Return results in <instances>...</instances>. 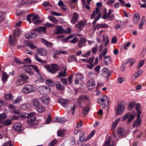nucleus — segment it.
<instances>
[{"label":"nucleus","instance_id":"13d9d810","mask_svg":"<svg viewBox=\"0 0 146 146\" xmlns=\"http://www.w3.org/2000/svg\"><path fill=\"white\" fill-rule=\"evenodd\" d=\"M7 117V115L4 113L0 114V121H4V120Z\"/></svg>","mask_w":146,"mask_h":146},{"label":"nucleus","instance_id":"473e14b6","mask_svg":"<svg viewBox=\"0 0 146 146\" xmlns=\"http://www.w3.org/2000/svg\"><path fill=\"white\" fill-rule=\"evenodd\" d=\"M140 106V103H138L135 104L136 110L138 113L137 116H138V117L140 116V115L142 113V112L139 109Z\"/></svg>","mask_w":146,"mask_h":146},{"label":"nucleus","instance_id":"ea45409f","mask_svg":"<svg viewBox=\"0 0 146 146\" xmlns=\"http://www.w3.org/2000/svg\"><path fill=\"white\" fill-rule=\"evenodd\" d=\"M46 29L45 27H40L38 29H35L34 31H41L44 33H46Z\"/></svg>","mask_w":146,"mask_h":146},{"label":"nucleus","instance_id":"052dcab7","mask_svg":"<svg viewBox=\"0 0 146 146\" xmlns=\"http://www.w3.org/2000/svg\"><path fill=\"white\" fill-rule=\"evenodd\" d=\"M4 125H11L12 123V121L10 119H7L4 121Z\"/></svg>","mask_w":146,"mask_h":146},{"label":"nucleus","instance_id":"f257e3e1","mask_svg":"<svg viewBox=\"0 0 146 146\" xmlns=\"http://www.w3.org/2000/svg\"><path fill=\"white\" fill-rule=\"evenodd\" d=\"M98 103L102 106V108H105L107 107L109 104V99L106 96L103 95L100 96L97 100Z\"/></svg>","mask_w":146,"mask_h":146},{"label":"nucleus","instance_id":"e433bc0d","mask_svg":"<svg viewBox=\"0 0 146 146\" xmlns=\"http://www.w3.org/2000/svg\"><path fill=\"white\" fill-rule=\"evenodd\" d=\"M111 138L110 137H109L107 141L105 142L103 146H113V145L116 144V142L114 143V141H113L112 145H110V144L111 141Z\"/></svg>","mask_w":146,"mask_h":146},{"label":"nucleus","instance_id":"5701e85b","mask_svg":"<svg viewBox=\"0 0 146 146\" xmlns=\"http://www.w3.org/2000/svg\"><path fill=\"white\" fill-rule=\"evenodd\" d=\"M36 51L38 54L42 56H45L47 53L46 50L44 49H38Z\"/></svg>","mask_w":146,"mask_h":146},{"label":"nucleus","instance_id":"bf43d9fd","mask_svg":"<svg viewBox=\"0 0 146 146\" xmlns=\"http://www.w3.org/2000/svg\"><path fill=\"white\" fill-rule=\"evenodd\" d=\"M31 65L25 64L23 66V67L25 68L24 70L26 72L29 71L31 69Z\"/></svg>","mask_w":146,"mask_h":146},{"label":"nucleus","instance_id":"4468645a","mask_svg":"<svg viewBox=\"0 0 146 146\" xmlns=\"http://www.w3.org/2000/svg\"><path fill=\"white\" fill-rule=\"evenodd\" d=\"M85 133L83 132H81L79 135L80 139L77 142V144L79 146H81L83 144L84 141H86L87 140H85Z\"/></svg>","mask_w":146,"mask_h":146},{"label":"nucleus","instance_id":"72a5a7b5","mask_svg":"<svg viewBox=\"0 0 146 146\" xmlns=\"http://www.w3.org/2000/svg\"><path fill=\"white\" fill-rule=\"evenodd\" d=\"M54 121L55 122L59 123H63L66 121V120L64 117H57L56 118L54 119Z\"/></svg>","mask_w":146,"mask_h":146},{"label":"nucleus","instance_id":"09e8293b","mask_svg":"<svg viewBox=\"0 0 146 146\" xmlns=\"http://www.w3.org/2000/svg\"><path fill=\"white\" fill-rule=\"evenodd\" d=\"M135 103L136 102L135 101H133L129 104L128 108L129 110H131L133 108Z\"/></svg>","mask_w":146,"mask_h":146},{"label":"nucleus","instance_id":"393cba45","mask_svg":"<svg viewBox=\"0 0 146 146\" xmlns=\"http://www.w3.org/2000/svg\"><path fill=\"white\" fill-rule=\"evenodd\" d=\"M39 17L37 15H35L32 17V20L33 23L35 24L38 25L41 21L39 20Z\"/></svg>","mask_w":146,"mask_h":146},{"label":"nucleus","instance_id":"a211bd4d","mask_svg":"<svg viewBox=\"0 0 146 146\" xmlns=\"http://www.w3.org/2000/svg\"><path fill=\"white\" fill-rule=\"evenodd\" d=\"M111 74L110 71L107 68H104L102 70V75L105 77H109Z\"/></svg>","mask_w":146,"mask_h":146},{"label":"nucleus","instance_id":"49530a36","mask_svg":"<svg viewBox=\"0 0 146 146\" xmlns=\"http://www.w3.org/2000/svg\"><path fill=\"white\" fill-rule=\"evenodd\" d=\"M5 99L7 100H12L13 98V96L11 94H5L4 96Z\"/></svg>","mask_w":146,"mask_h":146},{"label":"nucleus","instance_id":"9d476101","mask_svg":"<svg viewBox=\"0 0 146 146\" xmlns=\"http://www.w3.org/2000/svg\"><path fill=\"white\" fill-rule=\"evenodd\" d=\"M87 21H80L75 25V27L77 29L78 31L82 30V28L85 26L87 24Z\"/></svg>","mask_w":146,"mask_h":146},{"label":"nucleus","instance_id":"603ef678","mask_svg":"<svg viewBox=\"0 0 146 146\" xmlns=\"http://www.w3.org/2000/svg\"><path fill=\"white\" fill-rule=\"evenodd\" d=\"M30 104L29 103L24 104H23L21 107V109L25 110L30 107Z\"/></svg>","mask_w":146,"mask_h":146},{"label":"nucleus","instance_id":"4d7b16f0","mask_svg":"<svg viewBox=\"0 0 146 146\" xmlns=\"http://www.w3.org/2000/svg\"><path fill=\"white\" fill-rule=\"evenodd\" d=\"M98 49V46L96 44L92 48V50L93 53L94 54H95Z\"/></svg>","mask_w":146,"mask_h":146},{"label":"nucleus","instance_id":"58836bf2","mask_svg":"<svg viewBox=\"0 0 146 146\" xmlns=\"http://www.w3.org/2000/svg\"><path fill=\"white\" fill-rule=\"evenodd\" d=\"M108 49L107 48H105L103 50L102 52L100 54L99 56V59L102 60L103 57L107 53Z\"/></svg>","mask_w":146,"mask_h":146},{"label":"nucleus","instance_id":"f3484780","mask_svg":"<svg viewBox=\"0 0 146 146\" xmlns=\"http://www.w3.org/2000/svg\"><path fill=\"white\" fill-rule=\"evenodd\" d=\"M58 102L62 106L66 107L68 104L69 103V101L67 100L59 98L58 99Z\"/></svg>","mask_w":146,"mask_h":146},{"label":"nucleus","instance_id":"2eb2a0df","mask_svg":"<svg viewBox=\"0 0 146 146\" xmlns=\"http://www.w3.org/2000/svg\"><path fill=\"white\" fill-rule=\"evenodd\" d=\"M86 40L85 38L84 37L81 38L79 41L78 45L79 48H81L85 46Z\"/></svg>","mask_w":146,"mask_h":146},{"label":"nucleus","instance_id":"4c0bfd02","mask_svg":"<svg viewBox=\"0 0 146 146\" xmlns=\"http://www.w3.org/2000/svg\"><path fill=\"white\" fill-rule=\"evenodd\" d=\"M143 73V71L142 70H139L134 74L133 76L136 79L137 77L142 75Z\"/></svg>","mask_w":146,"mask_h":146},{"label":"nucleus","instance_id":"20e7f679","mask_svg":"<svg viewBox=\"0 0 146 146\" xmlns=\"http://www.w3.org/2000/svg\"><path fill=\"white\" fill-rule=\"evenodd\" d=\"M36 116L35 112H32L28 114L27 123L31 125H34L37 124L38 123L36 120Z\"/></svg>","mask_w":146,"mask_h":146},{"label":"nucleus","instance_id":"0eeeda50","mask_svg":"<svg viewBox=\"0 0 146 146\" xmlns=\"http://www.w3.org/2000/svg\"><path fill=\"white\" fill-rule=\"evenodd\" d=\"M45 68L48 70V72L53 74H55L58 70V66L56 64H52L50 66H46Z\"/></svg>","mask_w":146,"mask_h":146},{"label":"nucleus","instance_id":"774afa93","mask_svg":"<svg viewBox=\"0 0 146 146\" xmlns=\"http://www.w3.org/2000/svg\"><path fill=\"white\" fill-rule=\"evenodd\" d=\"M70 141L71 145H74L75 144V140L74 137L72 136L70 138Z\"/></svg>","mask_w":146,"mask_h":146},{"label":"nucleus","instance_id":"7ed1b4c3","mask_svg":"<svg viewBox=\"0 0 146 146\" xmlns=\"http://www.w3.org/2000/svg\"><path fill=\"white\" fill-rule=\"evenodd\" d=\"M136 114V112L134 111L128 112L123 116L122 119V121H124L128 118L127 123H129L134 119Z\"/></svg>","mask_w":146,"mask_h":146},{"label":"nucleus","instance_id":"f704fd0d","mask_svg":"<svg viewBox=\"0 0 146 146\" xmlns=\"http://www.w3.org/2000/svg\"><path fill=\"white\" fill-rule=\"evenodd\" d=\"M100 10V9L98 7L96 8L95 11L94 10L93 11L91 17V19L94 18L95 17L96 14H98H98L101 13H99Z\"/></svg>","mask_w":146,"mask_h":146},{"label":"nucleus","instance_id":"423d86ee","mask_svg":"<svg viewBox=\"0 0 146 146\" xmlns=\"http://www.w3.org/2000/svg\"><path fill=\"white\" fill-rule=\"evenodd\" d=\"M34 91V89L33 87L30 84L26 85L21 90L22 93L26 94L33 92Z\"/></svg>","mask_w":146,"mask_h":146},{"label":"nucleus","instance_id":"2f4dec72","mask_svg":"<svg viewBox=\"0 0 146 146\" xmlns=\"http://www.w3.org/2000/svg\"><path fill=\"white\" fill-rule=\"evenodd\" d=\"M104 62L105 64L108 65L111 62V58L109 56H105L104 59Z\"/></svg>","mask_w":146,"mask_h":146},{"label":"nucleus","instance_id":"bb28decb","mask_svg":"<svg viewBox=\"0 0 146 146\" xmlns=\"http://www.w3.org/2000/svg\"><path fill=\"white\" fill-rule=\"evenodd\" d=\"M31 105L35 107V108H36V107L40 104L39 101L36 98L32 99L31 100Z\"/></svg>","mask_w":146,"mask_h":146},{"label":"nucleus","instance_id":"a18cd8bd","mask_svg":"<svg viewBox=\"0 0 146 146\" xmlns=\"http://www.w3.org/2000/svg\"><path fill=\"white\" fill-rule=\"evenodd\" d=\"M22 97L21 96H20L13 101V103L15 104H18L22 101Z\"/></svg>","mask_w":146,"mask_h":146},{"label":"nucleus","instance_id":"c9c22d12","mask_svg":"<svg viewBox=\"0 0 146 146\" xmlns=\"http://www.w3.org/2000/svg\"><path fill=\"white\" fill-rule=\"evenodd\" d=\"M120 118H118L116 119L115 121L111 124V129L112 130L115 129L117 125L120 120Z\"/></svg>","mask_w":146,"mask_h":146},{"label":"nucleus","instance_id":"de8ad7c7","mask_svg":"<svg viewBox=\"0 0 146 146\" xmlns=\"http://www.w3.org/2000/svg\"><path fill=\"white\" fill-rule=\"evenodd\" d=\"M34 56L36 60L42 64L45 63L46 62V61L43 60L41 59L38 57V56L36 54H35L34 55Z\"/></svg>","mask_w":146,"mask_h":146},{"label":"nucleus","instance_id":"a19ab883","mask_svg":"<svg viewBox=\"0 0 146 146\" xmlns=\"http://www.w3.org/2000/svg\"><path fill=\"white\" fill-rule=\"evenodd\" d=\"M6 14L5 12L0 11V23L2 22L4 19Z\"/></svg>","mask_w":146,"mask_h":146},{"label":"nucleus","instance_id":"ddd939ff","mask_svg":"<svg viewBox=\"0 0 146 146\" xmlns=\"http://www.w3.org/2000/svg\"><path fill=\"white\" fill-rule=\"evenodd\" d=\"M40 99L44 104L48 105L50 102V100L49 97L47 96H44L40 97Z\"/></svg>","mask_w":146,"mask_h":146},{"label":"nucleus","instance_id":"5fc2aeb1","mask_svg":"<svg viewBox=\"0 0 146 146\" xmlns=\"http://www.w3.org/2000/svg\"><path fill=\"white\" fill-rule=\"evenodd\" d=\"M76 79L79 80H81L83 77L82 75L80 73H76L74 74Z\"/></svg>","mask_w":146,"mask_h":146},{"label":"nucleus","instance_id":"4be33fe9","mask_svg":"<svg viewBox=\"0 0 146 146\" xmlns=\"http://www.w3.org/2000/svg\"><path fill=\"white\" fill-rule=\"evenodd\" d=\"M21 127V124L20 122H15L13 124V128L18 132L20 131Z\"/></svg>","mask_w":146,"mask_h":146},{"label":"nucleus","instance_id":"0e129e2a","mask_svg":"<svg viewBox=\"0 0 146 146\" xmlns=\"http://www.w3.org/2000/svg\"><path fill=\"white\" fill-rule=\"evenodd\" d=\"M135 59L133 58H129L127 60V63H129L130 64V66H132L133 64L135 63Z\"/></svg>","mask_w":146,"mask_h":146},{"label":"nucleus","instance_id":"a878e982","mask_svg":"<svg viewBox=\"0 0 146 146\" xmlns=\"http://www.w3.org/2000/svg\"><path fill=\"white\" fill-rule=\"evenodd\" d=\"M25 36L26 39H30L35 38L36 36V35L34 33H31L25 34Z\"/></svg>","mask_w":146,"mask_h":146},{"label":"nucleus","instance_id":"8fccbe9b","mask_svg":"<svg viewBox=\"0 0 146 146\" xmlns=\"http://www.w3.org/2000/svg\"><path fill=\"white\" fill-rule=\"evenodd\" d=\"M46 83L49 86H54V82L51 80L48 79L46 80Z\"/></svg>","mask_w":146,"mask_h":146},{"label":"nucleus","instance_id":"7c9ffc66","mask_svg":"<svg viewBox=\"0 0 146 146\" xmlns=\"http://www.w3.org/2000/svg\"><path fill=\"white\" fill-rule=\"evenodd\" d=\"M90 107L89 106H87L83 108L82 109V112L84 115L86 116L90 110Z\"/></svg>","mask_w":146,"mask_h":146},{"label":"nucleus","instance_id":"6ab92c4d","mask_svg":"<svg viewBox=\"0 0 146 146\" xmlns=\"http://www.w3.org/2000/svg\"><path fill=\"white\" fill-rule=\"evenodd\" d=\"M64 33V29L63 28L62 26L58 25L56 26L54 34L58 35L60 34Z\"/></svg>","mask_w":146,"mask_h":146},{"label":"nucleus","instance_id":"864d4df0","mask_svg":"<svg viewBox=\"0 0 146 146\" xmlns=\"http://www.w3.org/2000/svg\"><path fill=\"white\" fill-rule=\"evenodd\" d=\"M144 63L145 62L143 60H141L139 61L138 64V65L137 67V69H140L141 66L144 64Z\"/></svg>","mask_w":146,"mask_h":146},{"label":"nucleus","instance_id":"cd10ccee","mask_svg":"<svg viewBox=\"0 0 146 146\" xmlns=\"http://www.w3.org/2000/svg\"><path fill=\"white\" fill-rule=\"evenodd\" d=\"M108 27L109 26L106 23L98 24L95 26L94 30H95L96 28L99 29L100 28H106Z\"/></svg>","mask_w":146,"mask_h":146},{"label":"nucleus","instance_id":"79ce46f5","mask_svg":"<svg viewBox=\"0 0 146 146\" xmlns=\"http://www.w3.org/2000/svg\"><path fill=\"white\" fill-rule=\"evenodd\" d=\"M48 19L54 24H56L58 23V21L55 17L52 16H48Z\"/></svg>","mask_w":146,"mask_h":146},{"label":"nucleus","instance_id":"680f3d73","mask_svg":"<svg viewBox=\"0 0 146 146\" xmlns=\"http://www.w3.org/2000/svg\"><path fill=\"white\" fill-rule=\"evenodd\" d=\"M56 86L57 89L60 90H62L64 88V86L60 84H56Z\"/></svg>","mask_w":146,"mask_h":146},{"label":"nucleus","instance_id":"412c9836","mask_svg":"<svg viewBox=\"0 0 146 146\" xmlns=\"http://www.w3.org/2000/svg\"><path fill=\"white\" fill-rule=\"evenodd\" d=\"M87 86L89 90L94 88L95 87V82L93 80H91L88 82Z\"/></svg>","mask_w":146,"mask_h":146},{"label":"nucleus","instance_id":"6e6d98bb","mask_svg":"<svg viewBox=\"0 0 146 146\" xmlns=\"http://www.w3.org/2000/svg\"><path fill=\"white\" fill-rule=\"evenodd\" d=\"M19 115L22 118L25 119L27 117L28 114L25 112H20Z\"/></svg>","mask_w":146,"mask_h":146},{"label":"nucleus","instance_id":"9b49d317","mask_svg":"<svg viewBox=\"0 0 146 146\" xmlns=\"http://www.w3.org/2000/svg\"><path fill=\"white\" fill-rule=\"evenodd\" d=\"M125 110V108L124 106L121 104H118L116 107L115 111L116 114L119 115L123 112Z\"/></svg>","mask_w":146,"mask_h":146},{"label":"nucleus","instance_id":"c85d7f7f","mask_svg":"<svg viewBox=\"0 0 146 146\" xmlns=\"http://www.w3.org/2000/svg\"><path fill=\"white\" fill-rule=\"evenodd\" d=\"M2 80L3 83H5L7 81V79L9 77V75L4 71L2 73Z\"/></svg>","mask_w":146,"mask_h":146},{"label":"nucleus","instance_id":"1a4fd4ad","mask_svg":"<svg viewBox=\"0 0 146 146\" xmlns=\"http://www.w3.org/2000/svg\"><path fill=\"white\" fill-rule=\"evenodd\" d=\"M86 101L89 105L90 103V98L85 95H82L77 100V102L80 104L83 102Z\"/></svg>","mask_w":146,"mask_h":146},{"label":"nucleus","instance_id":"6e6552de","mask_svg":"<svg viewBox=\"0 0 146 146\" xmlns=\"http://www.w3.org/2000/svg\"><path fill=\"white\" fill-rule=\"evenodd\" d=\"M38 90L40 93L43 94L49 93L50 89L49 86H41L38 88Z\"/></svg>","mask_w":146,"mask_h":146},{"label":"nucleus","instance_id":"dca6fc26","mask_svg":"<svg viewBox=\"0 0 146 146\" xmlns=\"http://www.w3.org/2000/svg\"><path fill=\"white\" fill-rule=\"evenodd\" d=\"M117 134L119 137H123L125 134V131L123 128L120 127H118Z\"/></svg>","mask_w":146,"mask_h":146},{"label":"nucleus","instance_id":"c03bdc74","mask_svg":"<svg viewBox=\"0 0 146 146\" xmlns=\"http://www.w3.org/2000/svg\"><path fill=\"white\" fill-rule=\"evenodd\" d=\"M25 46H26L28 47L29 48L32 49L37 48V47L36 46H35L33 44L30 42H27L26 43Z\"/></svg>","mask_w":146,"mask_h":146},{"label":"nucleus","instance_id":"b1692460","mask_svg":"<svg viewBox=\"0 0 146 146\" xmlns=\"http://www.w3.org/2000/svg\"><path fill=\"white\" fill-rule=\"evenodd\" d=\"M35 109L38 112L40 113H43L45 110V107L40 104Z\"/></svg>","mask_w":146,"mask_h":146},{"label":"nucleus","instance_id":"aec40b11","mask_svg":"<svg viewBox=\"0 0 146 146\" xmlns=\"http://www.w3.org/2000/svg\"><path fill=\"white\" fill-rule=\"evenodd\" d=\"M137 116V117L136 119L133 121L132 125V126L133 128L139 126L141 122V120L140 119V116L139 117H138V116Z\"/></svg>","mask_w":146,"mask_h":146},{"label":"nucleus","instance_id":"37998d69","mask_svg":"<svg viewBox=\"0 0 146 146\" xmlns=\"http://www.w3.org/2000/svg\"><path fill=\"white\" fill-rule=\"evenodd\" d=\"M66 68H65L63 72H59L58 75L57 76V77L60 78L61 77H66Z\"/></svg>","mask_w":146,"mask_h":146},{"label":"nucleus","instance_id":"69168bd1","mask_svg":"<svg viewBox=\"0 0 146 146\" xmlns=\"http://www.w3.org/2000/svg\"><path fill=\"white\" fill-rule=\"evenodd\" d=\"M64 135V131L63 130H58V131L57 135L58 136L63 137Z\"/></svg>","mask_w":146,"mask_h":146},{"label":"nucleus","instance_id":"3c124183","mask_svg":"<svg viewBox=\"0 0 146 146\" xmlns=\"http://www.w3.org/2000/svg\"><path fill=\"white\" fill-rule=\"evenodd\" d=\"M107 10L106 9H104L103 10V16L102 18L104 19H106L108 18V14H107Z\"/></svg>","mask_w":146,"mask_h":146},{"label":"nucleus","instance_id":"338daca9","mask_svg":"<svg viewBox=\"0 0 146 146\" xmlns=\"http://www.w3.org/2000/svg\"><path fill=\"white\" fill-rule=\"evenodd\" d=\"M115 1V0H108L107 1L106 4L110 6H113Z\"/></svg>","mask_w":146,"mask_h":146},{"label":"nucleus","instance_id":"c756f323","mask_svg":"<svg viewBox=\"0 0 146 146\" xmlns=\"http://www.w3.org/2000/svg\"><path fill=\"white\" fill-rule=\"evenodd\" d=\"M41 40L42 42L48 47L51 48L53 44L52 42H48L43 38H41Z\"/></svg>","mask_w":146,"mask_h":146},{"label":"nucleus","instance_id":"e2e57ef3","mask_svg":"<svg viewBox=\"0 0 146 146\" xmlns=\"http://www.w3.org/2000/svg\"><path fill=\"white\" fill-rule=\"evenodd\" d=\"M101 13L98 14V15L97 17H96V18L95 19L94 21L93 22V26L94 27L96 24L97 21H98L99 19L100 18L101 16Z\"/></svg>","mask_w":146,"mask_h":146},{"label":"nucleus","instance_id":"f8f14e48","mask_svg":"<svg viewBox=\"0 0 146 146\" xmlns=\"http://www.w3.org/2000/svg\"><path fill=\"white\" fill-rule=\"evenodd\" d=\"M79 18L78 14L76 12H73L72 15V18L70 21L72 25H74L78 21Z\"/></svg>","mask_w":146,"mask_h":146},{"label":"nucleus","instance_id":"f03ea898","mask_svg":"<svg viewBox=\"0 0 146 146\" xmlns=\"http://www.w3.org/2000/svg\"><path fill=\"white\" fill-rule=\"evenodd\" d=\"M21 33V30L19 28H17L13 34V36L11 38V35L9 36V42L11 46H15L16 43V39L15 37L19 36Z\"/></svg>","mask_w":146,"mask_h":146},{"label":"nucleus","instance_id":"39448f33","mask_svg":"<svg viewBox=\"0 0 146 146\" xmlns=\"http://www.w3.org/2000/svg\"><path fill=\"white\" fill-rule=\"evenodd\" d=\"M20 77L21 79H19L16 81V84L18 85L24 84L29 81V76L24 73L21 74Z\"/></svg>","mask_w":146,"mask_h":146}]
</instances>
